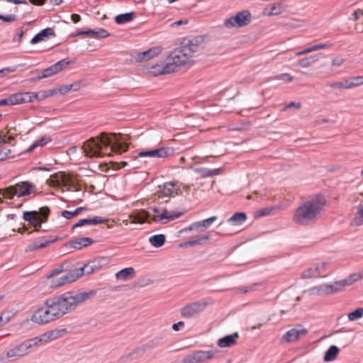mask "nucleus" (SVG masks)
Returning a JSON list of instances; mask_svg holds the SVG:
<instances>
[{
	"instance_id": "obj_30",
	"label": "nucleus",
	"mask_w": 363,
	"mask_h": 363,
	"mask_svg": "<svg viewBox=\"0 0 363 363\" xmlns=\"http://www.w3.org/2000/svg\"><path fill=\"white\" fill-rule=\"evenodd\" d=\"M222 171L223 169L221 168H217L214 169H210L204 167L194 169V172L200 174L203 178L218 175L222 172Z\"/></svg>"
},
{
	"instance_id": "obj_48",
	"label": "nucleus",
	"mask_w": 363,
	"mask_h": 363,
	"mask_svg": "<svg viewBox=\"0 0 363 363\" xmlns=\"http://www.w3.org/2000/svg\"><path fill=\"white\" fill-rule=\"evenodd\" d=\"M260 286H261L260 283H254V284H251L249 286H245V287L240 288L239 291L241 293L246 294V293H248V292L257 290L258 289V287Z\"/></svg>"
},
{
	"instance_id": "obj_20",
	"label": "nucleus",
	"mask_w": 363,
	"mask_h": 363,
	"mask_svg": "<svg viewBox=\"0 0 363 363\" xmlns=\"http://www.w3.org/2000/svg\"><path fill=\"white\" fill-rule=\"evenodd\" d=\"M144 347L143 346L138 347L133 349L131 352L123 354L119 359L121 363H126L128 362L133 361L142 357L145 353Z\"/></svg>"
},
{
	"instance_id": "obj_25",
	"label": "nucleus",
	"mask_w": 363,
	"mask_h": 363,
	"mask_svg": "<svg viewBox=\"0 0 363 363\" xmlns=\"http://www.w3.org/2000/svg\"><path fill=\"white\" fill-rule=\"evenodd\" d=\"M94 242V240L91 238H75L73 240H71L68 245L74 247L75 249L80 250L82 247H86L89 246L90 245L93 244Z\"/></svg>"
},
{
	"instance_id": "obj_13",
	"label": "nucleus",
	"mask_w": 363,
	"mask_h": 363,
	"mask_svg": "<svg viewBox=\"0 0 363 363\" xmlns=\"http://www.w3.org/2000/svg\"><path fill=\"white\" fill-rule=\"evenodd\" d=\"M150 210L154 213V216L152 218V220L157 221L158 220H162L163 219H167L168 220H173L175 218L180 217L183 213L178 212L174 213L171 214H168V211L165 208L160 209L156 207H150Z\"/></svg>"
},
{
	"instance_id": "obj_35",
	"label": "nucleus",
	"mask_w": 363,
	"mask_h": 363,
	"mask_svg": "<svg viewBox=\"0 0 363 363\" xmlns=\"http://www.w3.org/2000/svg\"><path fill=\"white\" fill-rule=\"evenodd\" d=\"M109 33L104 28H99L98 30L91 29L86 30V35L91 36L94 38H103L109 36Z\"/></svg>"
},
{
	"instance_id": "obj_29",
	"label": "nucleus",
	"mask_w": 363,
	"mask_h": 363,
	"mask_svg": "<svg viewBox=\"0 0 363 363\" xmlns=\"http://www.w3.org/2000/svg\"><path fill=\"white\" fill-rule=\"evenodd\" d=\"M97 266L94 262H89L84 264L82 267L74 269V272L78 274V279L82 277L84 274H89L93 273L96 269Z\"/></svg>"
},
{
	"instance_id": "obj_11",
	"label": "nucleus",
	"mask_w": 363,
	"mask_h": 363,
	"mask_svg": "<svg viewBox=\"0 0 363 363\" xmlns=\"http://www.w3.org/2000/svg\"><path fill=\"white\" fill-rule=\"evenodd\" d=\"M207 306L205 301H195L180 309L181 315L186 318H191L203 311Z\"/></svg>"
},
{
	"instance_id": "obj_61",
	"label": "nucleus",
	"mask_w": 363,
	"mask_h": 363,
	"mask_svg": "<svg viewBox=\"0 0 363 363\" xmlns=\"http://www.w3.org/2000/svg\"><path fill=\"white\" fill-rule=\"evenodd\" d=\"M70 91L69 85H62L60 88L57 89V91L61 94H65Z\"/></svg>"
},
{
	"instance_id": "obj_10",
	"label": "nucleus",
	"mask_w": 363,
	"mask_h": 363,
	"mask_svg": "<svg viewBox=\"0 0 363 363\" xmlns=\"http://www.w3.org/2000/svg\"><path fill=\"white\" fill-rule=\"evenodd\" d=\"M216 352L213 350H197L191 354L186 356L183 360V363H203L206 360L213 359Z\"/></svg>"
},
{
	"instance_id": "obj_45",
	"label": "nucleus",
	"mask_w": 363,
	"mask_h": 363,
	"mask_svg": "<svg viewBox=\"0 0 363 363\" xmlns=\"http://www.w3.org/2000/svg\"><path fill=\"white\" fill-rule=\"evenodd\" d=\"M38 212L40 216V220L42 223L46 222L48 219V216L50 212L49 208L47 206L42 207Z\"/></svg>"
},
{
	"instance_id": "obj_12",
	"label": "nucleus",
	"mask_w": 363,
	"mask_h": 363,
	"mask_svg": "<svg viewBox=\"0 0 363 363\" xmlns=\"http://www.w3.org/2000/svg\"><path fill=\"white\" fill-rule=\"evenodd\" d=\"M172 152V149L169 147H160L157 149L147 150V151H141L139 152V157L145 158H152V160L155 158H166L169 155H170Z\"/></svg>"
},
{
	"instance_id": "obj_18",
	"label": "nucleus",
	"mask_w": 363,
	"mask_h": 363,
	"mask_svg": "<svg viewBox=\"0 0 363 363\" xmlns=\"http://www.w3.org/2000/svg\"><path fill=\"white\" fill-rule=\"evenodd\" d=\"M23 218L25 220L33 225L36 228V230L41 227L43 223L38 212L35 211H25Z\"/></svg>"
},
{
	"instance_id": "obj_5",
	"label": "nucleus",
	"mask_w": 363,
	"mask_h": 363,
	"mask_svg": "<svg viewBox=\"0 0 363 363\" xmlns=\"http://www.w3.org/2000/svg\"><path fill=\"white\" fill-rule=\"evenodd\" d=\"M60 318L52 300L48 298L45 301L43 307L38 308L33 312L30 320L32 322L42 325Z\"/></svg>"
},
{
	"instance_id": "obj_50",
	"label": "nucleus",
	"mask_w": 363,
	"mask_h": 363,
	"mask_svg": "<svg viewBox=\"0 0 363 363\" xmlns=\"http://www.w3.org/2000/svg\"><path fill=\"white\" fill-rule=\"evenodd\" d=\"M51 140L52 139L50 136L44 135L39 140H36L35 143L38 145V147H42L48 143L49 142H50Z\"/></svg>"
},
{
	"instance_id": "obj_31",
	"label": "nucleus",
	"mask_w": 363,
	"mask_h": 363,
	"mask_svg": "<svg viewBox=\"0 0 363 363\" xmlns=\"http://www.w3.org/2000/svg\"><path fill=\"white\" fill-rule=\"evenodd\" d=\"M247 220V215L243 212H238L228 219L227 223L232 225H239Z\"/></svg>"
},
{
	"instance_id": "obj_44",
	"label": "nucleus",
	"mask_w": 363,
	"mask_h": 363,
	"mask_svg": "<svg viewBox=\"0 0 363 363\" xmlns=\"http://www.w3.org/2000/svg\"><path fill=\"white\" fill-rule=\"evenodd\" d=\"M273 209H274L273 207H267V208H264L259 209L255 213L254 217L255 218H259L261 217L268 216L271 213V212L273 211Z\"/></svg>"
},
{
	"instance_id": "obj_14",
	"label": "nucleus",
	"mask_w": 363,
	"mask_h": 363,
	"mask_svg": "<svg viewBox=\"0 0 363 363\" xmlns=\"http://www.w3.org/2000/svg\"><path fill=\"white\" fill-rule=\"evenodd\" d=\"M70 63L71 62L68 58H65L45 69L43 71L42 74L44 78L51 77L66 68L68 65H70Z\"/></svg>"
},
{
	"instance_id": "obj_23",
	"label": "nucleus",
	"mask_w": 363,
	"mask_h": 363,
	"mask_svg": "<svg viewBox=\"0 0 363 363\" xmlns=\"http://www.w3.org/2000/svg\"><path fill=\"white\" fill-rule=\"evenodd\" d=\"M217 220V216H211L207 219L203 220L201 221H198L192 223L189 228L184 229L186 230H196L197 231H202L203 228H208L211 224H212L215 220Z\"/></svg>"
},
{
	"instance_id": "obj_16",
	"label": "nucleus",
	"mask_w": 363,
	"mask_h": 363,
	"mask_svg": "<svg viewBox=\"0 0 363 363\" xmlns=\"http://www.w3.org/2000/svg\"><path fill=\"white\" fill-rule=\"evenodd\" d=\"M161 50L162 48L160 47L151 48L147 50L137 53L135 60L137 62L149 60L157 56L161 52Z\"/></svg>"
},
{
	"instance_id": "obj_15",
	"label": "nucleus",
	"mask_w": 363,
	"mask_h": 363,
	"mask_svg": "<svg viewBox=\"0 0 363 363\" xmlns=\"http://www.w3.org/2000/svg\"><path fill=\"white\" fill-rule=\"evenodd\" d=\"M78 279V274H76L74 270L68 272L66 274L57 279L52 280V287H59L68 283H72Z\"/></svg>"
},
{
	"instance_id": "obj_26",
	"label": "nucleus",
	"mask_w": 363,
	"mask_h": 363,
	"mask_svg": "<svg viewBox=\"0 0 363 363\" xmlns=\"http://www.w3.org/2000/svg\"><path fill=\"white\" fill-rule=\"evenodd\" d=\"M239 337L238 333H235L232 335H228L225 337L220 338L218 341V345L220 347H229L236 344L237 340Z\"/></svg>"
},
{
	"instance_id": "obj_37",
	"label": "nucleus",
	"mask_w": 363,
	"mask_h": 363,
	"mask_svg": "<svg viewBox=\"0 0 363 363\" xmlns=\"http://www.w3.org/2000/svg\"><path fill=\"white\" fill-rule=\"evenodd\" d=\"M150 243L155 247H162L165 242V236L162 234H157L149 238Z\"/></svg>"
},
{
	"instance_id": "obj_43",
	"label": "nucleus",
	"mask_w": 363,
	"mask_h": 363,
	"mask_svg": "<svg viewBox=\"0 0 363 363\" xmlns=\"http://www.w3.org/2000/svg\"><path fill=\"white\" fill-rule=\"evenodd\" d=\"M183 47L184 48V49L189 50L188 54L191 57H192L194 53L198 52L199 49V44H194L191 41H189V43L187 45H183Z\"/></svg>"
},
{
	"instance_id": "obj_7",
	"label": "nucleus",
	"mask_w": 363,
	"mask_h": 363,
	"mask_svg": "<svg viewBox=\"0 0 363 363\" xmlns=\"http://www.w3.org/2000/svg\"><path fill=\"white\" fill-rule=\"evenodd\" d=\"M34 189H35V184L28 182H21L0 190V192L2 191L4 198L11 199L14 196L18 197L28 196Z\"/></svg>"
},
{
	"instance_id": "obj_36",
	"label": "nucleus",
	"mask_w": 363,
	"mask_h": 363,
	"mask_svg": "<svg viewBox=\"0 0 363 363\" xmlns=\"http://www.w3.org/2000/svg\"><path fill=\"white\" fill-rule=\"evenodd\" d=\"M163 337L162 335L156 336L152 338L151 340L142 345L144 347L145 352L148 349H152L163 344Z\"/></svg>"
},
{
	"instance_id": "obj_1",
	"label": "nucleus",
	"mask_w": 363,
	"mask_h": 363,
	"mask_svg": "<svg viewBox=\"0 0 363 363\" xmlns=\"http://www.w3.org/2000/svg\"><path fill=\"white\" fill-rule=\"evenodd\" d=\"M121 134L112 133L109 136L106 133H101L96 138H91L84 143L82 149L86 157H101L106 154L103 152L104 147H111V152L121 154L128 149V145L122 143Z\"/></svg>"
},
{
	"instance_id": "obj_38",
	"label": "nucleus",
	"mask_w": 363,
	"mask_h": 363,
	"mask_svg": "<svg viewBox=\"0 0 363 363\" xmlns=\"http://www.w3.org/2000/svg\"><path fill=\"white\" fill-rule=\"evenodd\" d=\"M208 239H209L208 235L201 236V237H199L197 239L188 240V241L181 244L180 247H185L202 245L204 241L208 240Z\"/></svg>"
},
{
	"instance_id": "obj_40",
	"label": "nucleus",
	"mask_w": 363,
	"mask_h": 363,
	"mask_svg": "<svg viewBox=\"0 0 363 363\" xmlns=\"http://www.w3.org/2000/svg\"><path fill=\"white\" fill-rule=\"evenodd\" d=\"M362 278H363V271L351 275L349 278L343 279V281H345L346 286H348L352 285Z\"/></svg>"
},
{
	"instance_id": "obj_53",
	"label": "nucleus",
	"mask_w": 363,
	"mask_h": 363,
	"mask_svg": "<svg viewBox=\"0 0 363 363\" xmlns=\"http://www.w3.org/2000/svg\"><path fill=\"white\" fill-rule=\"evenodd\" d=\"M38 250H40L39 246H38V242L35 241L28 245L26 252H33V251H36Z\"/></svg>"
},
{
	"instance_id": "obj_63",
	"label": "nucleus",
	"mask_w": 363,
	"mask_h": 363,
	"mask_svg": "<svg viewBox=\"0 0 363 363\" xmlns=\"http://www.w3.org/2000/svg\"><path fill=\"white\" fill-rule=\"evenodd\" d=\"M327 86L334 88V89H343V85L342 82H333V83H328Z\"/></svg>"
},
{
	"instance_id": "obj_39",
	"label": "nucleus",
	"mask_w": 363,
	"mask_h": 363,
	"mask_svg": "<svg viewBox=\"0 0 363 363\" xmlns=\"http://www.w3.org/2000/svg\"><path fill=\"white\" fill-rule=\"evenodd\" d=\"M318 60V55L305 57L299 60L298 65L301 67H308L317 62Z\"/></svg>"
},
{
	"instance_id": "obj_57",
	"label": "nucleus",
	"mask_w": 363,
	"mask_h": 363,
	"mask_svg": "<svg viewBox=\"0 0 363 363\" xmlns=\"http://www.w3.org/2000/svg\"><path fill=\"white\" fill-rule=\"evenodd\" d=\"M69 182V178L65 174H62L60 176V179H57L58 184H60V182H62V183H63L64 186H67Z\"/></svg>"
},
{
	"instance_id": "obj_60",
	"label": "nucleus",
	"mask_w": 363,
	"mask_h": 363,
	"mask_svg": "<svg viewBox=\"0 0 363 363\" xmlns=\"http://www.w3.org/2000/svg\"><path fill=\"white\" fill-rule=\"evenodd\" d=\"M62 272H63L62 267H61L60 268H56V269H53L51 272V273L47 276V279H50L51 277L60 274Z\"/></svg>"
},
{
	"instance_id": "obj_64",
	"label": "nucleus",
	"mask_w": 363,
	"mask_h": 363,
	"mask_svg": "<svg viewBox=\"0 0 363 363\" xmlns=\"http://www.w3.org/2000/svg\"><path fill=\"white\" fill-rule=\"evenodd\" d=\"M343 59L341 57H335L332 61L333 66H340L343 63Z\"/></svg>"
},
{
	"instance_id": "obj_51",
	"label": "nucleus",
	"mask_w": 363,
	"mask_h": 363,
	"mask_svg": "<svg viewBox=\"0 0 363 363\" xmlns=\"http://www.w3.org/2000/svg\"><path fill=\"white\" fill-rule=\"evenodd\" d=\"M353 87L363 84V76H359L350 78Z\"/></svg>"
},
{
	"instance_id": "obj_55",
	"label": "nucleus",
	"mask_w": 363,
	"mask_h": 363,
	"mask_svg": "<svg viewBox=\"0 0 363 363\" xmlns=\"http://www.w3.org/2000/svg\"><path fill=\"white\" fill-rule=\"evenodd\" d=\"M277 79L289 82L292 81L293 77L289 74L285 73L277 77Z\"/></svg>"
},
{
	"instance_id": "obj_6",
	"label": "nucleus",
	"mask_w": 363,
	"mask_h": 363,
	"mask_svg": "<svg viewBox=\"0 0 363 363\" xmlns=\"http://www.w3.org/2000/svg\"><path fill=\"white\" fill-rule=\"evenodd\" d=\"M39 345L40 340H37L35 337L26 340L9 350L6 356L9 359L16 360L29 354L30 350L32 347L38 346Z\"/></svg>"
},
{
	"instance_id": "obj_2",
	"label": "nucleus",
	"mask_w": 363,
	"mask_h": 363,
	"mask_svg": "<svg viewBox=\"0 0 363 363\" xmlns=\"http://www.w3.org/2000/svg\"><path fill=\"white\" fill-rule=\"evenodd\" d=\"M326 204V199L322 195H315L303 202L295 211L293 220L299 225L307 226L313 224Z\"/></svg>"
},
{
	"instance_id": "obj_3",
	"label": "nucleus",
	"mask_w": 363,
	"mask_h": 363,
	"mask_svg": "<svg viewBox=\"0 0 363 363\" xmlns=\"http://www.w3.org/2000/svg\"><path fill=\"white\" fill-rule=\"evenodd\" d=\"M95 294L94 291L87 292L67 291L50 298L61 318L64 315L73 312L80 303L91 298Z\"/></svg>"
},
{
	"instance_id": "obj_42",
	"label": "nucleus",
	"mask_w": 363,
	"mask_h": 363,
	"mask_svg": "<svg viewBox=\"0 0 363 363\" xmlns=\"http://www.w3.org/2000/svg\"><path fill=\"white\" fill-rule=\"evenodd\" d=\"M318 269H316V267H310L306 271L303 272L302 278L304 279H310L312 277H316L318 276V274H317V270Z\"/></svg>"
},
{
	"instance_id": "obj_52",
	"label": "nucleus",
	"mask_w": 363,
	"mask_h": 363,
	"mask_svg": "<svg viewBox=\"0 0 363 363\" xmlns=\"http://www.w3.org/2000/svg\"><path fill=\"white\" fill-rule=\"evenodd\" d=\"M361 16H363V13L362 11V9H357L352 13V15L349 18V19L356 21V20L359 19Z\"/></svg>"
},
{
	"instance_id": "obj_47",
	"label": "nucleus",
	"mask_w": 363,
	"mask_h": 363,
	"mask_svg": "<svg viewBox=\"0 0 363 363\" xmlns=\"http://www.w3.org/2000/svg\"><path fill=\"white\" fill-rule=\"evenodd\" d=\"M59 240V237L55 236L52 237L50 236L48 240L42 242L40 243H38L39 249L41 250L43 248H45L48 247L50 244L54 243L55 242Z\"/></svg>"
},
{
	"instance_id": "obj_32",
	"label": "nucleus",
	"mask_w": 363,
	"mask_h": 363,
	"mask_svg": "<svg viewBox=\"0 0 363 363\" xmlns=\"http://www.w3.org/2000/svg\"><path fill=\"white\" fill-rule=\"evenodd\" d=\"M135 274V269L133 267H128L117 272L116 277L118 279L128 280L133 278Z\"/></svg>"
},
{
	"instance_id": "obj_34",
	"label": "nucleus",
	"mask_w": 363,
	"mask_h": 363,
	"mask_svg": "<svg viewBox=\"0 0 363 363\" xmlns=\"http://www.w3.org/2000/svg\"><path fill=\"white\" fill-rule=\"evenodd\" d=\"M135 17V13L132 11L116 16L115 18V21L118 24H123L133 21Z\"/></svg>"
},
{
	"instance_id": "obj_19",
	"label": "nucleus",
	"mask_w": 363,
	"mask_h": 363,
	"mask_svg": "<svg viewBox=\"0 0 363 363\" xmlns=\"http://www.w3.org/2000/svg\"><path fill=\"white\" fill-rule=\"evenodd\" d=\"M150 217V213L145 210L135 211L129 216V218L131 219V223L140 224H143L145 222L150 223V220H149Z\"/></svg>"
},
{
	"instance_id": "obj_9",
	"label": "nucleus",
	"mask_w": 363,
	"mask_h": 363,
	"mask_svg": "<svg viewBox=\"0 0 363 363\" xmlns=\"http://www.w3.org/2000/svg\"><path fill=\"white\" fill-rule=\"evenodd\" d=\"M346 282L342 280L335 281L331 284H322L312 289L317 294H332L341 291L346 286Z\"/></svg>"
},
{
	"instance_id": "obj_17",
	"label": "nucleus",
	"mask_w": 363,
	"mask_h": 363,
	"mask_svg": "<svg viewBox=\"0 0 363 363\" xmlns=\"http://www.w3.org/2000/svg\"><path fill=\"white\" fill-rule=\"evenodd\" d=\"M308 333L306 329H296L292 328L288 330L282 337V340L286 342H292L297 340L301 336L306 335Z\"/></svg>"
},
{
	"instance_id": "obj_28",
	"label": "nucleus",
	"mask_w": 363,
	"mask_h": 363,
	"mask_svg": "<svg viewBox=\"0 0 363 363\" xmlns=\"http://www.w3.org/2000/svg\"><path fill=\"white\" fill-rule=\"evenodd\" d=\"M106 221L105 218H103L99 216H94L92 218H84L79 220L77 223H76L72 228H76L78 227H81L85 225H97L99 223H104Z\"/></svg>"
},
{
	"instance_id": "obj_22",
	"label": "nucleus",
	"mask_w": 363,
	"mask_h": 363,
	"mask_svg": "<svg viewBox=\"0 0 363 363\" xmlns=\"http://www.w3.org/2000/svg\"><path fill=\"white\" fill-rule=\"evenodd\" d=\"M67 333L66 329H60V330H54L48 333H45L40 336L35 337L37 340H40V343H44L48 342L50 340H55L57 339L62 335H63L65 333Z\"/></svg>"
},
{
	"instance_id": "obj_49",
	"label": "nucleus",
	"mask_w": 363,
	"mask_h": 363,
	"mask_svg": "<svg viewBox=\"0 0 363 363\" xmlns=\"http://www.w3.org/2000/svg\"><path fill=\"white\" fill-rule=\"evenodd\" d=\"M354 221L357 225L363 224V209L358 210L354 218Z\"/></svg>"
},
{
	"instance_id": "obj_59",
	"label": "nucleus",
	"mask_w": 363,
	"mask_h": 363,
	"mask_svg": "<svg viewBox=\"0 0 363 363\" xmlns=\"http://www.w3.org/2000/svg\"><path fill=\"white\" fill-rule=\"evenodd\" d=\"M327 264H328V263L323 262V263H320L315 266L316 269H318L317 270V274H318V275H320L321 273L324 272Z\"/></svg>"
},
{
	"instance_id": "obj_58",
	"label": "nucleus",
	"mask_w": 363,
	"mask_h": 363,
	"mask_svg": "<svg viewBox=\"0 0 363 363\" xmlns=\"http://www.w3.org/2000/svg\"><path fill=\"white\" fill-rule=\"evenodd\" d=\"M14 72V69H12L10 67L1 69H0V78L6 76V74H9L11 72Z\"/></svg>"
},
{
	"instance_id": "obj_41",
	"label": "nucleus",
	"mask_w": 363,
	"mask_h": 363,
	"mask_svg": "<svg viewBox=\"0 0 363 363\" xmlns=\"http://www.w3.org/2000/svg\"><path fill=\"white\" fill-rule=\"evenodd\" d=\"M363 316V308H358L348 314V319L353 321Z\"/></svg>"
},
{
	"instance_id": "obj_46",
	"label": "nucleus",
	"mask_w": 363,
	"mask_h": 363,
	"mask_svg": "<svg viewBox=\"0 0 363 363\" xmlns=\"http://www.w3.org/2000/svg\"><path fill=\"white\" fill-rule=\"evenodd\" d=\"M140 158L141 157H139L138 153L137 156H135L133 159L129 161L130 165L133 169H138L143 167L142 160Z\"/></svg>"
},
{
	"instance_id": "obj_56",
	"label": "nucleus",
	"mask_w": 363,
	"mask_h": 363,
	"mask_svg": "<svg viewBox=\"0 0 363 363\" xmlns=\"http://www.w3.org/2000/svg\"><path fill=\"white\" fill-rule=\"evenodd\" d=\"M140 159L142 160L143 167H146L147 166L154 164V160L152 158L145 157Z\"/></svg>"
},
{
	"instance_id": "obj_21",
	"label": "nucleus",
	"mask_w": 363,
	"mask_h": 363,
	"mask_svg": "<svg viewBox=\"0 0 363 363\" xmlns=\"http://www.w3.org/2000/svg\"><path fill=\"white\" fill-rule=\"evenodd\" d=\"M6 101H8V105H16L23 103H28L30 101V98L28 94H26V92H19L11 94L6 98Z\"/></svg>"
},
{
	"instance_id": "obj_62",
	"label": "nucleus",
	"mask_w": 363,
	"mask_h": 363,
	"mask_svg": "<svg viewBox=\"0 0 363 363\" xmlns=\"http://www.w3.org/2000/svg\"><path fill=\"white\" fill-rule=\"evenodd\" d=\"M61 214L67 219H71L74 216H76L74 211H63Z\"/></svg>"
},
{
	"instance_id": "obj_24",
	"label": "nucleus",
	"mask_w": 363,
	"mask_h": 363,
	"mask_svg": "<svg viewBox=\"0 0 363 363\" xmlns=\"http://www.w3.org/2000/svg\"><path fill=\"white\" fill-rule=\"evenodd\" d=\"M179 189L175 187V184L172 182H167L164 184L161 190L158 192V197H169L174 196L178 194Z\"/></svg>"
},
{
	"instance_id": "obj_54",
	"label": "nucleus",
	"mask_w": 363,
	"mask_h": 363,
	"mask_svg": "<svg viewBox=\"0 0 363 363\" xmlns=\"http://www.w3.org/2000/svg\"><path fill=\"white\" fill-rule=\"evenodd\" d=\"M16 20H17V16L16 15H15V14H9V15L4 16L3 21L6 22V23H11V22L16 21Z\"/></svg>"
},
{
	"instance_id": "obj_4",
	"label": "nucleus",
	"mask_w": 363,
	"mask_h": 363,
	"mask_svg": "<svg viewBox=\"0 0 363 363\" xmlns=\"http://www.w3.org/2000/svg\"><path fill=\"white\" fill-rule=\"evenodd\" d=\"M188 52L189 50L183 46L175 48L167 57L166 65L157 74H170L177 72L179 67L190 62L191 57Z\"/></svg>"
},
{
	"instance_id": "obj_8",
	"label": "nucleus",
	"mask_w": 363,
	"mask_h": 363,
	"mask_svg": "<svg viewBox=\"0 0 363 363\" xmlns=\"http://www.w3.org/2000/svg\"><path fill=\"white\" fill-rule=\"evenodd\" d=\"M252 16L248 10H243L237 13L234 16L226 18L224 25L226 28H241L250 23Z\"/></svg>"
},
{
	"instance_id": "obj_27",
	"label": "nucleus",
	"mask_w": 363,
	"mask_h": 363,
	"mask_svg": "<svg viewBox=\"0 0 363 363\" xmlns=\"http://www.w3.org/2000/svg\"><path fill=\"white\" fill-rule=\"evenodd\" d=\"M49 36H55L53 28H46L42 30L40 33H37L30 40L31 44H36L45 40V38Z\"/></svg>"
},
{
	"instance_id": "obj_33",
	"label": "nucleus",
	"mask_w": 363,
	"mask_h": 363,
	"mask_svg": "<svg viewBox=\"0 0 363 363\" xmlns=\"http://www.w3.org/2000/svg\"><path fill=\"white\" fill-rule=\"evenodd\" d=\"M339 352L340 349L335 345H332L325 352L323 357V360L325 362L333 361L336 358Z\"/></svg>"
}]
</instances>
